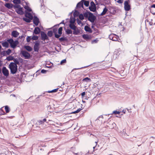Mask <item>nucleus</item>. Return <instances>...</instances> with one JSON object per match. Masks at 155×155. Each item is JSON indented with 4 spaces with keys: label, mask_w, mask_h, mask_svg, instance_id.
I'll return each instance as SVG.
<instances>
[{
    "label": "nucleus",
    "mask_w": 155,
    "mask_h": 155,
    "mask_svg": "<svg viewBox=\"0 0 155 155\" xmlns=\"http://www.w3.org/2000/svg\"><path fill=\"white\" fill-rule=\"evenodd\" d=\"M9 68L11 71V72L12 74H15L17 71L18 68L17 66L13 62H12L9 65Z\"/></svg>",
    "instance_id": "f257e3e1"
},
{
    "label": "nucleus",
    "mask_w": 155,
    "mask_h": 155,
    "mask_svg": "<svg viewBox=\"0 0 155 155\" xmlns=\"http://www.w3.org/2000/svg\"><path fill=\"white\" fill-rule=\"evenodd\" d=\"M7 41L10 44L11 47L13 48H15L19 44L18 40H16L14 41L12 38L8 39Z\"/></svg>",
    "instance_id": "f03ea898"
},
{
    "label": "nucleus",
    "mask_w": 155,
    "mask_h": 155,
    "mask_svg": "<svg viewBox=\"0 0 155 155\" xmlns=\"http://www.w3.org/2000/svg\"><path fill=\"white\" fill-rule=\"evenodd\" d=\"M41 39L43 41H45L46 40H48L49 38L47 34L43 31H41L40 32Z\"/></svg>",
    "instance_id": "7ed1b4c3"
},
{
    "label": "nucleus",
    "mask_w": 155,
    "mask_h": 155,
    "mask_svg": "<svg viewBox=\"0 0 155 155\" xmlns=\"http://www.w3.org/2000/svg\"><path fill=\"white\" fill-rule=\"evenodd\" d=\"M21 53L25 59H28L30 58V55L28 52L25 51H21Z\"/></svg>",
    "instance_id": "20e7f679"
},
{
    "label": "nucleus",
    "mask_w": 155,
    "mask_h": 155,
    "mask_svg": "<svg viewBox=\"0 0 155 155\" xmlns=\"http://www.w3.org/2000/svg\"><path fill=\"white\" fill-rule=\"evenodd\" d=\"M2 72L3 75L6 77L8 76L9 73L8 70L5 67H3L2 69Z\"/></svg>",
    "instance_id": "39448f33"
},
{
    "label": "nucleus",
    "mask_w": 155,
    "mask_h": 155,
    "mask_svg": "<svg viewBox=\"0 0 155 155\" xmlns=\"http://www.w3.org/2000/svg\"><path fill=\"white\" fill-rule=\"evenodd\" d=\"M88 19L91 22L93 23H94L95 20L96 19V17L93 13H91V15H89Z\"/></svg>",
    "instance_id": "423d86ee"
},
{
    "label": "nucleus",
    "mask_w": 155,
    "mask_h": 155,
    "mask_svg": "<svg viewBox=\"0 0 155 155\" xmlns=\"http://www.w3.org/2000/svg\"><path fill=\"white\" fill-rule=\"evenodd\" d=\"M40 43L39 41H37L35 42V45L34 46V51L36 52H38L39 50V45Z\"/></svg>",
    "instance_id": "0eeeda50"
},
{
    "label": "nucleus",
    "mask_w": 155,
    "mask_h": 155,
    "mask_svg": "<svg viewBox=\"0 0 155 155\" xmlns=\"http://www.w3.org/2000/svg\"><path fill=\"white\" fill-rule=\"evenodd\" d=\"M124 9L126 11H128L130 9V5L129 4L128 1H125L124 2Z\"/></svg>",
    "instance_id": "6e6552de"
},
{
    "label": "nucleus",
    "mask_w": 155,
    "mask_h": 155,
    "mask_svg": "<svg viewBox=\"0 0 155 155\" xmlns=\"http://www.w3.org/2000/svg\"><path fill=\"white\" fill-rule=\"evenodd\" d=\"M33 23L36 26H37L39 22V18L36 16H34L33 19Z\"/></svg>",
    "instance_id": "1a4fd4ad"
},
{
    "label": "nucleus",
    "mask_w": 155,
    "mask_h": 155,
    "mask_svg": "<svg viewBox=\"0 0 155 155\" xmlns=\"http://www.w3.org/2000/svg\"><path fill=\"white\" fill-rule=\"evenodd\" d=\"M151 13L153 15L155 14V4L152 5L150 8Z\"/></svg>",
    "instance_id": "9d476101"
},
{
    "label": "nucleus",
    "mask_w": 155,
    "mask_h": 155,
    "mask_svg": "<svg viewBox=\"0 0 155 155\" xmlns=\"http://www.w3.org/2000/svg\"><path fill=\"white\" fill-rule=\"evenodd\" d=\"M19 35V33L16 30L13 31L12 32V35L14 38H17Z\"/></svg>",
    "instance_id": "9b49d317"
},
{
    "label": "nucleus",
    "mask_w": 155,
    "mask_h": 155,
    "mask_svg": "<svg viewBox=\"0 0 155 155\" xmlns=\"http://www.w3.org/2000/svg\"><path fill=\"white\" fill-rule=\"evenodd\" d=\"M9 43L7 40L6 41H2V45L4 47L8 48L9 47Z\"/></svg>",
    "instance_id": "f8f14e48"
},
{
    "label": "nucleus",
    "mask_w": 155,
    "mask_h": 155,
    "mask_svg": "<svg viewBox=\"0 0 155 155\" xmlns=\"http://www.w3.org/2000/svg\"><path fill=\"white\" fill-rule=\"evenodd\" d=\"M46 119L45 118L42 120H39L37 121V124L39 125H42L44 124L45 122H46Z\"/></svg>",
    "instance_id": "ddd939ff"
},
{
    "label": "nucleus",
    "mask_w": 155,
    "mask_h": 155,
    "mask_svg": "<svg viewBox=\"0 0 155 155\" xmlns=\"http://www.w3.org/2000/svg\"><path fill=\"white\" fill-rule=\"evenodd\" d=\"M40 28L38 27H37L35 28L33 33L35 34L38 35L40 33Z\"/></svg>",
    "instance_id": "4468645a"
},
{
    "label": "nucleus",
    "mask_w": 155,
    "mask_h": 155,
    "mask_svg": "<svg viewBox=\"0 0 155 155\" xmlns=\"http://www.w3.org/2000/svg\"><path fill=\"white\" fill-rule=\"evenodd\" d=\"M22 8L21 7L15 11L19 15H22L24 14V12L22 10Z\"/></svg>",
    "instance_id": "2eb2a0df"
},
{
    "label": "nucleus",
    "mask_w": 155,
    "mask_h": 155,
    "mask_svg": "<svg viewBox=\"0 0 155 155\" xmlns=\"http://www.w3.org/2000/svg\"><path fill=\"white\" fill-rule=\"evenodd\" d=\"M25 16L26 17L31 19H31L33 18V16L30 13L26 11L25 12Z\"/></svg>",
    "instance_id": "dca6fc26"
},
{
    "label": "nucleus",
    "mask_w": 155,
    "mask_h": 155,
    "mask_svg": "<svg viewBox=\"0 0 155 155\" xmlns=\"http://www.w3.org/2000/svg\"><path fill=\"white\" fill-rule=\"evenodd\" d=\"M89 8L90 11L94 12L96 11L97 7L96 6H90Z\"/></svg>",
    "instance_id": "f3484780"
},
{
    "label": "nucleus",
    "mask_w": 155,
    "mask_h": 155,
    "mask_svg": "<svg viewBox=\"0 0 155 155\" xmlns=\"http://www.w3.org/2000/svg\"><path fill=\"white\" fill-rule=\"evenodd\" d=\"M84 29L86 31L90 33H91L92 32V30L87 25L85 26Z\"/></svg>",
    "instance_id": "a211bd4d"
},
{
    "label": "nucleus",
    "mask_w": 155,
    "mask_h": 155,
    "mask_svg": "<svg viewBox=\"0 0 155 155\" xmlns=\"http://www.w3.org/2000/svg\"><path fill=\"white\" fill-rule=\"evenodd\" d=\"M5 6L8 8L10 9L13 7V5L11 3H7L5 4Z\"/></svg>",
    "instance_id": "6ab92c4d"
},
{
    "label": "nucleus",
    "mask_w": 155,
    "mask_h": 155,
    "mask_svg": "<svg viewBox=\"0 0 155 155\" xmlns=\"http://www.w3.org/2000/svg\"><path fill=\"white\" fill-rule=\"evenodd\" d=\"M108 11V9L105 7L104 9L103 10L102 12L100 15L103 16L105 15L107 12Z\"/></svg>",
    "instance_id": "aec40b11"
},
{
    "label": "nucleus",
    "mask_w": 155,
    "mask_h": 155,
    "mask_svg": "<svg viewBox=\"0 0 155 155\" xmlns=\"http://www.w3.org/2000/svg\"><path fill=\"white\" fill-rule=\"evenodd\" d=\"M83 2L81 1L78 2L76 5V8H81V7H83Z\"/></svg>",
    "instance_id": "412c9836"
},
{
    "label": "nucleus",
    "mask_w": 155,
    "mask_h": 155,
    "mask_svg": "<svg viewBox=\"0 0 155 155\" xmlns=\"http://www.w3.org/2000/svg\"><path fill=\"white\" fill-rule=\"evenodd\" d=\"M91 13L90 12H86L84 13V17L86 18H88L89 15H91Z\"/></svg>",
    "instance_id": "4be33fe9"
},
{
    "label": "nucleus",
    "mask_w": 155,
    "mask_h": 155,
    "mask_svg": "<svg viewBox=\"0 0 155 155\" xmlns=\"http://www.w3.org/2000/svg\"><path fill=\"white\" fill-rule=\"evenodd\" d=\"M23 19L24 21L27 23H30L31 21V20L32 19L26 17L25 18H23Z\"/></svg>",
    "instance_id": "5701e85b"
},
{
    "label": "nucleus",
    "mask_w": 155,
    "mask_h": 155,
    "mask_svg": "<svg viewBox=\"0 0 155 155\" xmlns=\"http://www.w3.org/2000/svg\"><path fill=\"white\" fill-rule=\"evenodd\" d=\"M69 26L71 29L73 30H75L76 28V27L74 25V24H70L69 25Z\"/></svg>",
    "instance_id": "b1692460"
},
{
    "label": "nucleus",
    "mask_w": 155,
    "mask_h": 155,
    "mask_svg": "<svg viewBox=\"0 0 155 155\" xmlns=\"http://www.w3.org/2000/svg\"><path fill=\"white\" fill-rule=\"evenodd\" d=\"M82 37L85 40H88L90 39V37L87 34H84L82 35Z\"/></svg>",
    "instance_id": "393cba45"
},
{
    "label": "nucleus",
    "mask_w": 155,
    "mask_h": 155,
    "mask_svg": "<svg viewBox=\"0 0 155 155\" xmlns=\"http://www.w3.org/2000/svg\"><path fill=\"white\" fill-rule=\"evenodd\" d=\"M74 30V31L73 32V34L74 35H78L80 33V30L77 28V29L76 28Z\"/></svg>",
    "instance_id": "a878e982"
},
{
    "label": "nucleus",
    "mask_w": 155,
    "mask_h": 155,
    "mask_svg": "<svg viewBox=\"0 0 155 155\" xmlns=\"http://www.w3.org/2000/svg\"><path fill=\"white\" fill-rule=\"evenodd\" d=\"M25 48L27 51H30L32 50V48L29 46H25Z\"/></svg>",
    "instance_id": "bb28decb"
},
{
    "label": "nucleus",
    "mask_w": 155,
    "mask_h": 155,
    "mask_svg": "<svg viewBox=\"0 0 155 155\" xmlns=\"http://www.w3.org/2000/svg\"><path fill=\"white\" fill-rule=\"evenodd\" d=\"M75 21V18H72V16H71L70 18V24H74Z\"/></svg>",
    "instance_id": "cd10ccee"
},
{
    "label": "nucleus",
    "mask_w": 155,
    "mask_h": 155,
    "mask_svg": "<svg viewBox=\"0 0 155 155\" xmlns=\"http://www.w3.org/2000/svg\"><path fill=\"white\" fill-rule=\"evenodd\" d=\"M79 14V12L78 11L75 10V11L73 13V15L74 17H77L78 16Z\"/></svg>",
    "instance_id": "c85d7f7f"
},
{
    "label": "nucleus",
    "mask_w": 155,
    "mask_h": 155,
    "mask_svg": "<svg viewBox=\"0 0 155 155\" xmlns=\"http://www.w3.org/2000/svg\"><path fill=\"white\" fill-rule=\"evenodd\" d=\"M14 62H13V63L15 64L16 65H17V64H19V62L18 59L17 58H14V59L13 60Z\"/></svg>",
    "instance_id": "c756f323"
},
{
    "label": "nucleus",
    "mask_w": 155,
    "mask_h": 155,
    "mask_svg": "<svg viewBox=\"0 0 155 155\" xmlns=\"http://www.w3.org/2000/svg\"><path fill=\"white\" fill-rule=\"evenodd\" d=\"M6 59L8 61L13 60L14 59V58L13 56H9L7 57Z\"/></svg>",
    "instance_id": "7c9ffc66"
},
{
    "label": "nucleus",
    "mask_w": 155,
    "mask_h": 155,
    "mask_svg": "<svg viewBox=\"0 0 155 155\" xmlns=\"http://www.w3.org/2000/svg\"><path fill=\"white\" fill-rule=\"evenodd\" d=\"M24 8L27 11L29 12L32 11L31 9L28 5L25 6Z\"/></svg>",
    "instance_id": "2f4dec72"
},
{
    "label": "nucleus",
    "mask_w": 155,
    "mask_h": 155,
    "mask_svg": "<svg viewBox=\"0 0 155 155\" xmlns=\"http://www.w3.org/2000/svg\"><path fill=\"white\" fill-rule=\"evenodd\" d=\"M65 32L66 33V34L67 35L71 34L72 33V31L70 29H67L66 30Z\"/></svg>",
    "instance_id": "473e14b6"
},
{
    "label": "nucleus",
    "mask_w": 155,
    "mask_h": 155,
    "mask_svg": "<svg viewBox=\"0 0 155 155\" xmlns=\"http://www.w3.org/2000/svg\"><path fill=\"white\" fill-rule=\"evenodd\" d=\"M5 109L6 113H8L9 112L10 109L8 106H5Z\"/></svg>",
    "instance_id": "72a5a7b5"
},
{
    "label": "nucleus",
    "mask_w": 155,
    "mask_h": 155,
    "mask_svg": "<svg viewBox=\"0 0 155 155\" xmlns=\"http://www.w3.org/2000/svg\"><path fill=\"white\" fill-rule=\"evenodd\" d=\"M47 34L48 35L51 37L53 35V33L52 31H48Z\"/></svg>",
    "instance_id": "f704fd0d"
},
{
    "label": "nucleus",
    "mask_w": 155,
    "mask_h": 155,
    "mask_svg": "<svg viewBox=\"0 0 155 155\" xmlns=\"http://www.w3.org/2000/svg\"><path fill=\"white\" fill-rule=\"evenodd\" d=\"M81 108H79L78 109H77L76 110L74 111L72 113L73 114H75L78 113L81 110H82L83 109V108L82 107H81Z\"/></svg>",
    "instance_id": "c9c22d12"
},
{
    "label": "nucleus",
    "mask_w": 155,
    "mask_h": 155,
    "mask_svg": "<svg viewBox=\"0 0 155 155\" xmlns=\"http://www.w3.org/2000/svg\"><path fill=\"white\" fill-rule=\"evenodd\" d=\"M63 28L62 27H60L59 28L58 30V33L60 35H61L62 34V31Z\"/></svg>",
    "instance_id": "e433bc0d"
},
{
    "label": "nucleus",
    "mask_w": 155,
    "mask_h": 155,
    "mask_svg": "<svg viewBox=\"0 0 155 155\" xmlns=\"http://www.w3.org/2000/svg\"><path fill=\"white\" fill-rule=\"evenodd\" d=\"M78 16H79V19L81 20H83L84 18V15H83L82 14H80Z\"/></svg>",
    "instance_id": "4c0bfd02"
},
{
    "label": "nucleus",
    "mask_w": 155,
    "mask_h": 155,
    "mask_svg": "<svg viewBox=\"0 0 155 155\" xmlns=\"http://www.w3.org/2000/svg\"><path fill=\"white\" fill-rule=\"evenodd\" d=\"M3 107H2L0 109V115H4L5 113L3 110H2V108Z\"/></svg>",
    "instance_id": "58836bf2"
},
{
    "label": "nucleus",
    "mask_w": 155,
    "mask_h": 155,
    "mask_svg": "<svg viewBox=\"0 0 155 155\" xmlns=\"http://www.w3.org/2000/svg\"><path fill=\"white\" fill-rule=\"evenodd\" d=\"M13 2L15 4H18L21 3V0H13Z\"/></svg>",
    "instance_id": "ea45409f"
},
{
    "label": "nucleus",
    "mask_w": 155,
    "mask_h": 155,
    "mask_svg": "<svg viewBox=\"0 0 155 155\" xmlns=\"http://www.w3.org/2000/svg\"><path fill=\"white\" fill-rule=\"evenodd\" d=\"M38 38V37L37 36L34 35L33 36L32 38L31 39L33 40H36Z\"/></svg>",
    "instance_id": "a19ab883"
},
{
    "label": "nucleus",
    "mask_w": 155,
    "mask_h": 155,
    "mask_svg": "<svg viewBox=\"0 0 155 155\" xmlns=\"http://www.w3.org/2000/svg\"><path fill=\"white\" fill-rule=\"evenodd\" d=\"M13 7H14V8H17L18 9L21 7L20 5L18 4H15V5H13Z\"/></svg>",
    "instance_id": "79ce46f5"
},
{
    "label": "nucleus",
    "mask_w": 155,
    "mask_h": 155,
    "mask_svg": "<svg viewBox=\"0 0 155 155\" xmlns=\"http://www.w3.org/2000/svg\"><path fill=\"white\" fill-rule=\"evenodd\" d=\"M84 5L86 7H87L89 5V2L88 1H85L84 2Z\"/></svg>",
    "instance_id": "37998d69"
},
{
    "label": "nucleus",
    "mask_w": 155,
    "mask_h": 155,
    "mask_svg": "<svg viewBox=\"0 0 155 155\" xmlns=\"http://www.w3.org/2000/svg\"><path fill=\"white\" fill-rule=\"evenodd\" d=\"M115 125H116V124H115V123L114 122H113V123H112V126L110 125V126H107L109 128L112 129V128H114V127L115 126Z\"/></svg>",
    "instance_id": "c03bdc74"
},
{
    "label": "nucleus",
    "mask_w": 155,
    "mask_h": 155,
    "mask_svg": "<svg viewBox=\"0 0 155 155\" xmlns=\"http://www.w3.org/2000/svg\"><path fill=\"white\" fill-rule=\"evenodd\" d=\"M59 40L60 41H66L67 39L66 38L61 37L59 38Z\"/></svg>",
    "instance_id": "a18cd8bd"
},
{
    "label": "nucleus",
    "mask_w": 155,
    "mask_h": 155,
    "mask_svg": "<svg viewBox=\"0 0 155 155\" xmlns=\"http://www.w3.org/2000/svg\"><path fill=\"white\" fill-rule=\"evenodd\" d=\"M58 88L55 89L51 91H48V92L49 93L55 92H57L58 91Z\"/></svg>",
    "instance_id": "49530a36"
},
{
    "label": "nucleus",
    "mask_w": 155,
    "mask_h": 155,
    "mask_svg": "<svg viewBox=\"0 0 155 155\" xmlns=\"http://www.w3.org/2000/svg\"><path fill=\"white\" fill-rule=\"evenodd\" d=\"M53 33L54 35L57 34L58 32V29L57 28H54L53 30Z\"/></svg>",
    "instance_id": "de8ad7c7"
},
{
    "label": "nucleus",
    "mask_w": 155,
    "mask_h": 155,
    "mask_svg": "<svg viewBox=\"0 0 155 155\" xmlns=\"http://www.w3.org/2000/svg\"><path fill=\"white\" fill-rule=\"evenodd\" d=\"M118 37L117 38V37L116 36V35L114 34V36L113 37V41H117L118 40Z\"/></svg>",
    "instance_id": "09e8293b"
},
{
    "label": "nucleus",
    "mask_w": 155,
    "mask_h": 155,
    "mask_svg": "<svg viewBox=\"0 0 155 155\" xmlns=\"http://www.w3.org/2000/svg\"><path fill=\"white\" fill-rule=\"evenodd\" d=\"M114 36V34H111L109 36V38L110 40H111L113 41V37Z\"/></svg>",
    "instance_id": "8fccbe9b"
},
{
    "label": "nucleus",
    "mask_w": 155,
    "mask_h": 155,
    "mask_svg": "<svg viewBox=\"0 0 155 155\" xmlns=\"http://www.w3.org/2000/svg\"><path fill=\"white\" fill-rule=\"evenodd\" d=\"M11 50L10 49H8L6 51V52L7 55H9L11 52Z\"/></svg>",
    "instance_id": "3c124183"
},
{
    "label": "nucleus",
    "mask_w": 155,
    "mask_h": 155,
    "mask_svg": "<svg viewBox=\"0 0 155 155\" xmlns=\"http://www.w3.org/2000/svg\"><path fill=\"white\" fill-rule=\"evenodd\" d=\"M103 116L102 115H101L100 116H99L97 119L98 120H101V121H102V120L103 119Z\"/></svg>",
    "instance_id": "603ef678"
},
{
    "label": "nucleus",
    "mask_w": 155,
    "mask_h": 155,
    "mask_svg": "<svg viewBox=\"0 0 155 155\" xmlns=\"http://www.w3.org/2000/svg\"><path fill=\"white\" fill-rule=\"evenodd\" d=\"M66 62V59H64L62 60L61 61V62H60V64H64Z\"/></svg>",
    "instance_id": "864d4df0"
},
{
    "label": "nucleus",
    "mask_w": 155,
    "mask_h": 155,
    "mask_svg": "<svg viewBox=\"0 0 155 155\" xmlns=\"http://www.w3.org/2000/svg\"><path fill=\"white\" fill-rule=\"evenodd\" d=\"M31 39V36H27V42H29L30 41Z\"/></svg>",
    "instance_id": "5fc2aeb1"
},
{
    "label": "nucleus",
    "mask_w": 155,
    "mask_h": 155,
    "mask_svg": "<svg viewBox=\"0 0 155 155\" xmlns=\"http://www.w3.org/2000/svg\"><path fill=\"white\" fill-rule=\"evenodd\" d=\"M77 23L79 25H80L81 24H82V22L81 20L78 19V18H77L76 19Z\"/></svg>",
    "instance_id": "6e6d98bb"
},
{
    "label": "nucleus",
    "mask_w": 155,
    "mask_h": 155,
    "mask_svg": "<svg viewBox=\"0 0 155 155\" xmlns=\"http://www.w3.org/2000/svg\"><path fill=\"white\" fill-rule=\"evenodd\" d=\"M83 81H90L91 79L88 77H86V78H84V79L83 80Z\"/></svg>",
    "instance_id": "4d7b16f0"
},
{
    "label": "nucleus",
    "mask_w": 155,
    "mask_h": 155,
    "mask_svg": "<svg viewBox=\"0 0 155 155\" xmlns=\"http://www.w3.org/2000/svg\"><path fill=\"white\" fill-rule=\"evenodd\" d=\"M24 36L22 35L21 36H19L18 38V40L20 41V39H24Z\"/></svg>",
    "instance_id": "13d9d810"
},
{
    "label": "nucleus",
    "mask_w": 155,
    "mask_h": 155,
    "mask_svg": "<svg viewBox=\"0 0 155 155\" xmlns=\"http://www.w3.org/2000/svg\"><path fill=\"white\" fill-rule=\"evenodd\" d=\"M120 113V112L119 111H117V110H115L113 111V114H119Z\"/></svg>",
    "instance_id": "bf43d9fd"
},
{
    "label": "nucleus",
    "mask_w": 155,
    "mask_h": 155,
    "mask_svg": "<svg viewBox=\"0 0 155 155\" xmlns=\"http://www.w3.org/2000/svg\"><path fill=\"white\" fill-rule=\"evenodd\" d=\"M98 40L97 39H94L92 41V43L93 44L94 43H97L98 42Z\"/></svg>",
    "instance_id": "052dcab7"
},
{
    "label": "nucleus",
    "mask_w": 155,
    "mask_h": 155,
    "mask_svg": "<svg viewBox=\"0 0 155 155\" xmlns=\"http://www.w3.org/2000/svg\"><path fill=\"white\" fill-rule=\"evenodd\" d=\"M90 5H91L90 6H96L94 3L93 1H92L91 2Z\"/></svg>",
    "instance_id": "680f3d73"
},
{
    "label": "nucleus",
    "mask_w": 155,
    "mask_h": 155,
    "mask_svg": "<svg viewBox=\"0 0 155 155\" xmlns=\"http://www.w3.org/2000/svg\"><path fill=\"white\" fill-rule=\"evenodd\" d=\"M55 35V37L56 38H59L61 36V35H60L58 34H55L54 35Z\"/></svg>",
    "instance_id": "e2e57ef3"
},
{
    "label": "nucleus",
    "mask_w": 155,
    "mask_h": 155,
    "mask_svg": "<svg viewBox=\"0 0 155 155\" xmlns=\"http://www.w3.org/2000/svg\"><path fill=\"white\" fill-rule=\"evenodd\" d=\"M46 72V71L44 69H42L41 71V73L44 74Z\"/></svg>",
    "instance_id": "0e129e2a"
},
{
    "label": "nucleus",
    "mask_w": 155,
    "mask_h": 155,
    "mask_svg": "<svg viewBox=\"0 0 155 155\" xmlns=\"http://www.w3.org/2000/svg\"><path fill=\"white\" fill-rule=\"evenodd\" d=\"M123 0H118L117 1V2L120 3V4H121L123 2Z\"/></svg>",
    "instance_id": "69168bd1"
},
{
    "label": "nucleus",
    "mask_w": 155,
    "mask_h": 155,
    "mask_svg": "<svg viewBox=\"0 0 155 155\" xmlns=\"http://www.w3.org/2000/svg\"><path fill=\"white\" fill-rule=\"evenodd\" d=\"M85 92H83L82 93H81V95L82 97H84V96L85 95Z\"/></svg>",
    "instance_id": "338daca9"
},
{
    "label": "nucleus",
    "mask_w": 155,
    "mask_h": 155,
    "mask_svg": "<svg viewBox=\"0 0 155 155\" xmlns=\"http://www.w3.org/2000/svg\"><path fill=\"white\" fill-rule=\"evenodd\" d=\"M88 66H87L82 67V68H75L74 69H75V70L80 69H82V68H86V67H87Z\"/></svg>",
    "instance_id": "774afa93"
}]
</instances>
